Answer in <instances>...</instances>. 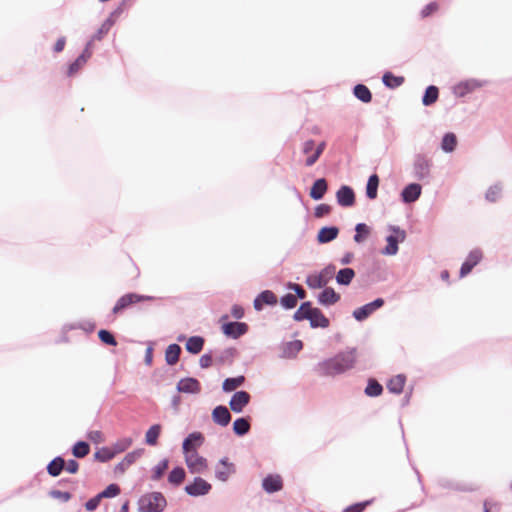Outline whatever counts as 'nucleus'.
<instances>
[{
	"label": "nucleus",
	"mask_w": 512,
	"mask_h": 512,
	"mask_svg": "<svg viewBox=\"0 0 512 512\" xmlns=\"http://www.w3.org/2000/svg\"><path fill=\"white\" fill-rule=\"evenodd\" d=\"M326 147V143L325 142H321L317 147L314 148V152L307 157L306 159V166H312L314 165L317 160L319 159V157L321 156V154L323 153L324 149Z\"/></svg>",
	"instance_id": "8fccbe9b"
},
{
	"label": "nucleus",
	"mask_w": 512,
	"mask_h": 512,
	"mask_svg": "<svg viewBox=\"0 0 512 512\" xmlns=\"http://www.w3.org/2000/svg\"><path fill=\"white\" fill-rule=\"evenodd\" d=\"M319 304L323 306H330L337 303L340 300V295L335 292L333 288L326 287L318 297Z\"/></svg>",
	"instance_id": "412c9836"
},
{
	"label": "nucleus",
	"mask_w": 512,
	"mask_h": 512,
	"mask_svg": "<svg viewBox=\"0 0 512 512\" xmlns=\"http://www.w3.org/2000/svg\"><path fill=\"white\" fill-rule=\"evenodd\" d=\"M382 81L385 86L393 89L399 87L404 82V78L397 77L390 72H386L382 77Z\"/></svg>",
	"instance_id": "c03bdc74"
},
{
	"label": "nucleus",
	"mask_w": 512,
	"mask_h": 512,
	"mask_svg": "<svg viewBox=\"0 0 512 512\" xmlns=\"http://www.w3.org/2000/svg\"><path fill=\"white\" fill-rule=\"evenodd\" d=\"M66 470L71 473V474H75L78 469H79V464L77 461L73 460V459H70L68 460L67 463H65V466Z\"/></svg>",
	"instance_id": "774afa93"
},
{
	"label": "nucleus",
	"mask_w": 512,
	"mask_h": 512,
	"mask_svg": "<svg viewBox=\"0 0 512 512\" xmlns=\"http://www.w3.org/2000/svg\"><path fill=\"white\" fill-rule=\"evenodd\" d=\"M169 465V460L167 458L162 459L155 467L152 469L151 479L153 481H158L162 478L165 471L167 470Z\"/></svg>",
	"instance_id": "a19ab883"
},
{
	"label": "nucleus",
	"mask_w": 512,
	"mask_h": 512,
	"mask_svg": "<svg viewBox=\"0 0 512 512\" xmlns=\"http://www.w3.org/2000/svg\"><path fill=\"white\" fill-rule=\"evenodd\" d=\"M177 391L181 393L198 394L201 391V385L195 378H183L177 383Z\"/></svg>",
	"instance_id": "dca6fc26"
},
{
	"label": "nucleus",
	"mask_w": 512,
	"mask_h": 512,
	"mask_svg": "<svg viewBox=\"0 0 512 512\" xmlns=\"http://www.w3.org/2000/svg\"><path fill=\"white\" fill-rule=\"evenodd\" d=\"M311 316L308 318L312 328H327L329 326V319L318 308L311 309Z\"/></svg>",
	"instance_id": "4be33fe9"
},
{
	"label": "nucleus",
	"mask_w": 512,
	"mask_h": 512,
	"mask_svg": "<svg viewBox=\"0 0 512 512\" xmlns=\"http://www.w3.org/2000/svg\"><path fill=\"white\" fill-rule=\"evenodd\" d=\"M277 303V298L275 294L270 290H265L261 292L254 300V308L257 311H261L263 309V305H275Z\"/></svg>",
	"instance_id": "6ab92c4d"
},
{
	"label": "nucleus",
	"mask_w": 512,
	"mask_h": 512,
	"mask_svg": "<svg viewBox=\"0 0 512 512\" xmlns=\"http://www.w3.org/2000/svg\"><path fill=\"white\" fill-rule=\"evenodd\" d=\"M331 212V207L327 204H319L316 206L314 215L316 218H322Z\"/></svg>",
	"instance_id": "bf43d9fd"
},
{
	"label": "nucleus",
	"mask_w": 512,
	"mask_h": 512,
	"mask_svg": "<svg viewBox=\"0 0 512 512\" xmlns=\"http://www.w3.org/2000/svg\"><path fill=\"white\" fill-rule=\"evenodd\" d=\"M181 347L178 344H170L165 351V361L168 365H175L179 361Z\"/></svg>",
	"instance_id": "bb28decb"
},
{
	"label": "nucleus",
	"mask_w": 512,
	"mask_h": 512,
	"mask_svg": "<svg viewBox=\"0 0 512 512\" xmlns=\"http://www.w3.org/2000/svg\"><path fill=\"white\" fill-rule=\"evenodd\" d=\"M143 454V449H137L125 455L123 460L115 467V472L124 473L132 464L136 462Z\"/></svg>",
	"instance_id": "a211bd4d"
},
{
	"label": "nucleus",
	"mask_w": 512,
	"mask_h": 512,
	"mask_svg": "<svg viewBox=\"0 0 512 512\" xmlns=\"http://www.w3.org/2000/svg\"><path fill=\"white\" fill-rule=\"evenodd\" d=\"M373 313L370 304H365L353 311V317L357 321H363L367 319Z\"/></svg>",
	"instance_id": "de8ad7c7"
},
{
	"label": "nucleus",
	"mask_w": 512,
	"mask_h": 512,
	"mask_svg": "<svg viewBox=\"0 0 512 512\" xmlns=\"http://www.w3.org/2000/svg\"><path fill=\"white\" fill-rule=\"evenodd\" d=\"M234 356H235V349L227 348L221 352V354L217 360L219 363H225L226 361H231L234 358Z\"/></svg>",
	"instance_id": "4d7b16f0"
},
{
	"label": "nucleus",
	"mask_w": 512,
	"mask_h": 512,
	"mask_svg": "<svg viewBox=\"0 0 512 512\" xmlns=\"http://www.w3.org/2000/svg\"><path fill=\"white\" fill-rule=\"evenodd\" d=\"M484 85V82L477 79H468L460 82L454 88V92L457 96L463 97L468 93L475 91L478 88H481Z\"/></svg>",
	"instance_id": "f8f14e48"
},
{
	"label": "nucleus",
	"mask_w": 512,
	"mask_h": 512,
	"mask_svg": "<svg viewBox=\"0 0 512 512\" xmlns=\"http://www.w3.org/2000/svg\"><path fill=\"white\" fill-rule=\"evenodd\" d=\"M204 338L201 336H192L186 341V350L191 354H198L202 351L204 346Z\"/></svg>",
	"instance_id": "a878e982"
},
{
	"label": "nucleus",
	"mask_w": 512,
	"mask_h": 512,
	"mask_svg": "<svg viewBox=\"0 0 512 512\" xmlns=\"http://www.w3.org/2000/svg\"><path fill=\"white\" fill-rule=\"evenodd\" d=\"M205 438L201 432L190 433L183 441L182 450L184 455L197 452V449L203 445Z\"/></svg>",
	"instance_id": "6e6552de"
},
{
	"label": "nucleus",
	"mask_w": 512,
	"mask_h": 512,
	"mask_svg": "<svg viewBox=\"0 0 512 512\" xmlns=\"http://www.w3.org/2000/svg\"><path fill=\"white\" fill-rule=\"evenodd\" d=\"M335 274V266L328 265L322 269L318 274L308 275L306 278V284L311 289H319L326 287L329 281Z\"/></svg>",
	"instance_id": "39448f33"
},
{
	"label": "nucleus",
	"mask_w": 512,
	"mask_h": 512,
	"mask_svg": "<svg viewBox=\"0 0 512 512\" xmlns=\"http://www.w3.org/2000/svg\"><path fill=\"white\" fill-rule=\"evenodd\" d=\"M314 148L315 141L310 139L303 143L302 152L310 156L314 152Z\"/></svg>",
	"instance_id": "338daca9"
},
{
	"label": "nucleus",
	"mask_w": 512,
	"mask_h": 512,
	"mask_svg": "<svg viewBox=\"0 0 512 512\" xmlns=\"http://www.w3.org/2000/svg\"><path fill=\"white\" fill-rule=\"evenodd\" d=\"M422 188L417 183H411L407 185L401 193L402 200L405 203L415 202L421 195Z\"/></svg>",
	"instance_id": "aec40b11"
},
{
	"label": "nucleus",
	"mask_w": 512,
	"mask_h": 512,
	"mask_svg": "<svg viewBox=\"0 0 512 512\" xmlns=\"http://www.w3.org/2000/svg\"><path fill=\"white\" fill-rule=\"evenodd\" d=\"M405 384V376L402 374L393 377L387 384V388L390 392L400 394Z\"/></svg>",
	"instance_id": "7c9ffc66"
},
{
	"label": "nucleus",
	"mask_w": 512,
	"mask_h": 512,
	"mask_svg": "<svg viewBox=\"0 0 512 512\" xmlns=\"http://www.w3.org/2000/svg\"><path fill=\"white\" fill-rule=\"evenodd\" d=\"M369 504L368 501L362 502V503H356L353 505L348 506L343 510V512H363L365 507Z\"/></svg>",
	"instance_id": "e2e57ef3"
},
{
	"label": "nucleus",
	"mask_w": 512,
	"mask_h": 512,
	"mask_svg": "<svg viewBox=\"0 0 512 512\" xmlns=\"http://www.w3.org/2000/svg\"><path fill=\"white\" fill-rule=\"evenodd\" d=\"M439 6L436 2H431L427 4L421 11L422 17H427L433 14L438 10Z\"/></svg>",
	"instance_id": "680f3d73"
},
{
	"label": "nucleus",
	"mask_w": 512,
	"mask_h": 512,
	"mask_svg": "<svg viewBox=\"0 0 512 512\" xmlns=\"http://www.w3.org/2000/svg\"><path fill=\"white\" fill-rule=\"evenodd\" d=\"M166 505V499L161 492H150L139 498L138 512H162Z\"/></svg>",
	"instance_id": "f03ea898"
},
{
	"label": "nucleus",
	"mask_w": 512,
	"mask_h": 512,
	"mask_svg": "<svg viewBox=\"0 0 512 512\" xmlns=\"http://www.w3.org/2000/svg\"><path fill=\"white\" fill-rule=\"evenodd\" d=\"M250 394L246 391H237L231 397L229 406L233 412L241 413L250 402Z\"/></svg>",
	"instance_id": "9d476101"
},
{
	"label": "nucleus",
	"mask_w": 512,
	"mask_h": 512,
	"mask_svg": "<svg viewBox=\"0 0 512 512\" xmlns=\"http://www.w3.org/2000/svg\"><path fill=\"white\" fill-rule=\"evenodd\" d=\"M379 186V178L376 174L369 177L366 186V195L369 199H375L377 197V191Z\"/></svg>",
	"instance_id": "e433bc0d"
},
{
	"label": "nucleus",
	"mask_w": 512,
	"mask_h": 512,
	"mask_svg": "<svg viewBox=\"0 0 512 512\" xmlns=\"http://www.w3.org/2000/svg\"><path fill=\"white\" fill-rule=\"evenodd\" d=\"M280 303L285 309H292L297 305V298L293 294H286L280 299Z\"/></svg>",
	"instance_id": "5fc2aeb1"
},
{
	"label": "nucleus",
	"mask_w": 512,
	"mask_h": 512,
	"mask_svg": "<svg viewBox=\"0 0 512 512\" xmlns=\"http://www.w3.org/2000/svg\"><path fill=\"white\" fill-rule=\"evenodd\" d=\"M100 501L101 497L99 495H96L95 497L91 498L85 503L86 510L94 511L99 506Z\"/></svg>",
	"instance_id": "0e129e2a"
},
{
	"label": "nucleus",
	"mask_w": 512,
	"mask_h": 512,
	"mask_svg": "<svg viewBox=\"0 0 512 512\" xmlns=\"http://www.w3.org/2000/svg\"><path fill=\"white\" fill-rule=\"evenodd\" d=\"M114 456L115 453L112 447H103L94 454L95 459L100 462H107L114 458Z\"/></svg>",
	"instance_id": "09e8293b"
},
{
	"label": "nucleus",
	"mask_w": 512,
	"mask_h": 512,
	"mask_svg": "<svg viewBox=\"0 0 512 512\" xmlns=\"http://www.w3.org/2000/svg\"><path fill=\"white\" fill-rule=\"evenodd\" d=\"M245 381L244 376H238L234 378H226L222 384V389L225 392H231L242 386Z\"/></svg>",
	"instance_id": "f704fd0d"
},
{
	"label": "nucleus",
	"mask_w": 512,
	"mask_h": 512,
	"mask_svg": "<svg viewBox=\"0 0 512 512\" xmlns=\"http://www.w3.org/2000/svg\"><path fill=\"white\" fill-rule=\"evenodd\" d=\"M328 189L327 181L324 178L317 179L310 190V197L314 200H320Z\"/></svg>",
	"instance_id": "393cba45"
},
{
	"label": "nucleus",
	"mask_w": 512,
	"mask_h": 512,
	"mask_svg": "<svg viewBox=\"0 0 512 512\" xmlns=\"http://www.w3.org/2000/svg\"><path fill=\"white\" fill-rule=\"evenodd\" d=\"M263 489L267 493H274L282 489V479L279 475H269L263 479Z\"/></svg>",
	"instance_id": "5701e85b"
},
{
	"label": "nucleus",
	"mask_w": 512,
	"mask_h": 512,
	"mask_svg": "<svg viewBox=\"0 0 512 512\" xmlns=\"http://www.w3.org/2000/svg\"><path fill=\"white\" fill-rule=\"evenodd\" d=\"M201 368H208L212 364V355L210 353L203 354L199 359Z\"/></svg>",
	"instance_id": "69168bd1"
},
{
	"label": "nucleus",
	"mask_w": 512,
	"mask_h": 512,
	"mask_svg": "<svg viewBox=\"0 0 512 512\" xmlns=\"http://www.w3.org/2000/svg\"><path fill=\"white\" fill-rule=\"evenodd\" d=\"M339 229L335 226L323 227L319 230L317 241L321 244L328 243L337 238Z\"/></svg>",
	"instance_id": "b1692460"
},
{
	"label": "nucleus",
	"mask_w": 512,
	"mask_h": 512,
	"mask_svg": "<svg viewBox=\"0 0 512 512\" xmlns=\"http://www.w3.org/2000/svg\"><path fill=\"white\" fill-rule=\"evenodd\" d=\"M160 432L161 426L159 424L152 425L145 434V442L150 446L156 445Z\"/></svg>",
	"instance_id": "58836bf2"
},
{
	"label": "nucleus",
	"mask_w": 512,
	"mask_h": 512,
	"mask_svg": "<svg viewBox=\"0 0 512 512\" xmlns=\"http://www.w3.org/2000/svg\"><path fill=\"white\" fill-rule=\"evenodd\" d=\"M91 42H88L84 51L77 57V59L71 63L68 67L67 75H75L87 62L91 56Z\"/></svg>",
	"instance_id": "2eb2a0df"
},
{
	"label": "nucleus",
	"mask_w": 512,
	"mask_h": 512,
	"mask_svg": "<svg viewBox=\"0 0 512 512\" xmlns=\"http://www.w3.org/2000/svg\"><path fill=\"white\" fill-rule=\"evenodd\" d=\"M502 186L499 184H495L489 187L485 193V199L489 202H496L501 197Z\"/></svg>",
	"instance_id": "a18cd8bd"
},
{
	"label": "nucleus",
	"mask_w": 512,
	"mask_h": 512,
	"mask_svg": "<svg viewBox=\"0 0 512 512\" xmlns=\"http://www.w3.org/2000/svg\"><path fill=\"white\" fill-rule=\"evenodd\" d=\"M90 451V446L87 442L79 441L77 442L72 449V453L77 458H83L88 455Z\"/></svg>",
	"instance_id": "49530a36"
},
{
	"label": "nucleus",
	"mask_w": 512,
	"mask_h": 512,
	"mask_svg": "<svg viewBox=\"0 0 512 512\" xmlns=\"http://www.w3.org/2000/svg\"><path fill=\"white\" fill-rule=\"evenodd\" d=\"M457 145V138L454 133H446L441 142V149L446 153H451L455 150Z\"/></svg>",
	"instance_id": "c756f323"
},
{
	"label": "nucleus",
	"mask_w": 512,
	"mask_h": 512,
	"mask_svg": "<svg viewBox=\"0 0 512 512\" xmlns=\"http://www.w3.org/2000/svg\"><path fill=\"white\" fill-rule=\"evenodd\" d=\"M211 417L215 424L222 427L227 426L231 421V414L228 408L223 405L215 407L212 411Z\"/></svg>",
	"instance_id": "f3484780"
},
{
	"label": "nucleus",
	"mask_w": 512,
	"mask_h": 512,
	"mask_svg": "<svg viewBox=\"0 0 512 512\" xmlns=\"http://www.w3.org/2000/svg\"><path fill=\"white\" fill-rule=\"evenodd\" d=\"M356 234L354 235V241L356 243H362L370 234V228L365 223H358L355 227Z\"/></svg>",
	"instance_id": "37998d69"
},
{
	"label": "nucleus",
	"mask_w": 512,
	"mask_h": 512,
	"mask_svg": "<svg viewBox=\"0 0 512 512\" xmlns=\"http://www.w3.org/2000/svg\"><path fill=\"white\" fill-rule=\"evenodd\" d=\"M50 496L54 499H59L63 502H67L71 499L72 495L69 492H64L60 490H52L50 491Z\"/></svg>",
	"instance_id": "13d9d810"
},
{
	"label": "nucleus",
	"mask_w": 512,
	"mask_h": 512,
	"mask_svg": "<svg viewBox=\"0 0 512 512\" xmlns=\"http://www.w3.org/2000/svg\"><path fill=\"white\" fill-rule=\"evenodd\" d=\"M119 494H120V487L117 484H110L98 495L102 499V498H112Z\"/></svg>",
	"instance_id": "603ef678"
},
{
	"label": "nucleus",
	"mask_w": 512,
	"mask_h": 512,
	"mask_svg": "<svg viewBox=\"0 0 512 512\" xmlns=\"http://www.w3.org/2000/svg\"><path fill=\"white\" fill-rule=\"evenodd\" d=\"M222 329L226 336L237 339L247 332L248 326L243 322H229L224 324Z\"/></svg>",
	"instance_id": "4468645a"
},
{
	"label": "nucleus",
	"mask_w": 512,
	"mask_h": 512,
	"mask_svg": "<svg viewBox=\"0 0 512 512\" xmlns=\"http://www.w3.org/2000/svg\"><path fill=\"white\" fill-rule=\"evenodd\" d=\"M64 466H65V461L62 457L58 456L56 458H54L47 466V471L48 473L53 476V477H56L58 476L61 471L64 469Z\"/></svg>",
	"instance_id": "473e14b6"
},
{
	"label": "nucleus",
	"mask_w": 512,
	"mask_h": 512,
	"mask_svg": "<svg viewBox=\"0 0 512 512\" xmlns=\"http://www.w3.org/2000/svg\"><path fill=\"white\" fill-rule=\"evenodd\" d=\"M98 336L100 338V340L107 344V345H111V346H116L117 345V341L115 339V337L113 336V334L107 330H100L98 332Z\"/></svg>",
	"instance_id": "864d4df0"
},
{
	"label": "nucleus",
	"mask_w": 512,
	"mask_h": 512,
	"mask_svg": "<svg viewBox=\"0 0 512 512\" xmlns=\"http://www.w3.org/2000/svg\"><path fill=\"white\" fill-rule=\"evenodd\" d=\"M356 359L357 350L350 348L318 363L316 371L322 376H336L352 369Z\"/></svg>",
	"instance_id": "f257e3e1"
},
{
	"label": "nucleus",
	"mask_w": 512,
	"mask_h": 512,
	"mask_svg": "<svg viewBox=\"0 0 512 512\" xmlns=\"http://www.w3.org/2000/svg\"><path fill=\"white\" fill-rule=\"evenodd\" d=\"M185 456V463L189 471L193 474L203 473L207 467L208 463L206 458L199 455L198 452L189 453Z\"/></svg>",
	"instance_id": "423d86ee"
},
{
	"label": "nucleus",
	"mask_w": 512,
	"mask_h": 512,
	"mask_svg": "<svg viewBox=\"0 0 512 512\" xmlns=\"http://www.w3.org/2000/svg\"><path fill=\"white\" fill-rule=\"evenodd\" d=\"M186 473L182 467L174 468L168 475V481L170 484L178 486L185 479Z\"/></svg>",
	"instance_id": "ea45409f"
},
{
	"label": "nucleus",
	"mask_w": 512,
	"mask_h": 512,
	"mask_svg": "<svg viewBox=\"0 0 512 512\" xmlns=\"http://www.w3.org/2000/svg\"><path fill=\"white\" fill-rule=\"evenodd\" d=\"M312 305L311 302H304L300 305L297 311L293 315L295 321L308 320L311 316Z\"/></svg>",
	"instance_id": "72a5a7b5"
},
{
	"label": "nucleus",
	"mask_w": 512,
	"mask_h": 512,
	"mask_svg": "<svg viewBox=\"0 0 512 512\" xmlns=\"http://www.w3.org/2000/svg\"><path fill=\"white\" fill-rule=\"evenodd\" d=\"M250 427L251 426L247 418H238L233 423V431L238 436L247 434Z\"/></svg>",
	"instance_id": "c9c22d12"
},
{
	"label": "nucleus",
	"mask_w": 512,
	"mask_h": 512,
	"mask_svg": "<svg viewBox=\"0 0 512 512\" xmlns=\"http://www.w3.org/2000/svg\"><path fill=\"white\" fill-rule=\"evenodd\" d=\"M388 229L393 234L386 237L387 245L382 249L381 253L386 256H394L398 253V244L405 241L406 232L399 226L394 225H390Z\"/></svg>",
	"instance_id": "7ed1b4c3"
},
{
	"label": "nucleus",
	"mask_w": 512,
	"mask_h": 512,
	"mask_svg": "<svg viewBox=\"0 0 512 512\" xmlns=\"http://www.w3.org/2000/svg\"><path fill=\"white\" fill-rule=\"evenodd\" d=\"M337 203L342 207H351L355 203V194L351 187L343 185L336 192Z\"/></svg>",
	"instance_id": "ddd939ff"
},
{
	"label": "nucleus",
	"mask_w": 512,
	"mask_h": 512,
	"mask_svg": "<svg viewBox=\"0 0 512 512\" xmlns=\"http://www.w3.org/2000/svg\"><path fill=\"white\" fill-rule=\"evenodd\" d=\"M383 392V387L375 379H369L365 388V394L370 397H377Z\"/></svg>",
	"instance_id": "79ce46f5"
},
{
	"label": "nucleus",
	"mask_w": 512,
	"mask_h": 512,
	"mask_svg": "<svg viewBox=\"0 0 512 512\" xmlns=\"http://www.w3.org/2000/svg\"><path fill=\"white\" fill-rule=\"evenodd\" d=\"M354 277L355 272L352 268H343L338 271L336 282L340 285H349Z\"/></svg>",
	"instance_id": "c85d7f7f"
},
{
	"label": "nucleus",
	"mask_w": 512,
	"mask_h": 512,
	"mask_svg": "<svg viewBox=\"0 0 512 512\" xmlns=\"http://www.w3.org/2000/svg\"><path fill=\"white\" fill-rule=\"evenodd\" d=\"M211 488V484L206 480L201 477H195L193 483L186 485L184 490L188 495L198 497L207 495Z\"/></svg>",
	"instance_id": "0eeeda50"
},
{
	"label": "nucleus",
	"mask_w": 512,
	"mask_h": 512,
	"mask_svg": "<svg viewBox=\"0 0 512 512\" xmlns=\"http://www.w3.org/2000/svg\"><path fill=\"white\" fill-rule=\"evenodd\" d=\"M146 299H150V297L138 295L136 293L125 294V295H123L122 297H120L118 299V301L116 302V304L113 307L112 311H113L114 314H117L120 311H122L123 309L127 308L128 306H130L131 304H134V303L146 300Z\"/></svg>",
	"instance_id": "9b49d317"
},
{
	"label": "nucleus",
	"mask_w": 512,
	"mask_h": 512,
	"mask_svg": "<svg viewBox=\"0 0 512 512\" xmlns=\"http://www.w3.org/2000/svg\"><path fill=\"white\" fill-rule=\"evenodd\" d=\"M132 445V439L131 438H122L115 442L112 446V449L115 453V455L124 452Z\"/></svg>",
	"instance_id": "3c124183"
},
{
	"label": "nucleus",
	"mask_w": 512,
	"mask_h": 512,
	"mask_svg": "<svg viewBox=\"0 0 512 512\" xmlns=\"http://www.w3.org/2000/svg\"><path fill=\"white\" fill-rule=\"evenodd\" d=\"M482 256V251L480 249H474L469 253L465 261L475 267L482 259Z\"/></svg>",
	"instance_id": "6e6d98bb"
},
{
	"label": "nucleus",
	"mask_w": 512,
	"mask_h": 512,
	"mask_svg": "<svg viewBox=\"0 0 512 512\" xmlns=\"http://www.w3.org/2000/svg\"><path fill=\"white\" fill-rule=\"evenodd\" d=\"M303 348V343L300 340H294L286 343L283 356L287 358L295 357L296 354Z\"/></svg>",
	"instance_id": "2f4dec72"
},
{
	"label": "nucleus",
	"mask_w": 512,
	"mask_h": 512,
	"mask_svg": "<svg viewBox=\"0 0 512 512\" xmlns=\"http://www.w3.org/2000/svg\"><path fill=\"white\" fill-rule=\"evenodd\" d=\"M287 288L293 290L296 293V298L304 299L306 297L305 290L298 284L289 282Z\"/></svg>",
	"instance_id": "052dcab7"
},
{
	"label": "nucleus",
	"mask_w": 512,
	"mask_h": 512,
	"mask_svg": "<svg viewBox=\"0 0 512 512\" xmlns=\"http://www.w3.org/2000/svg\"><path fill=\"white\" fill-rule=\"evenodd\" d=\"M439 91L436 86H429L427 87L424 96L422 98V103L425 106H430L433 103H435L438 99Z\"/></svg>",
	"instance_id": "4c0bfd02"
},
{
	"label": "nucleus",
	"mask_w": 512,
	"mask_h": 512,
	"mask_svg": "<svg viewBox=\"0 0 512 512\" xmlns=\"http://www.w3.org/2000/svg\"><path fill=\"white\" fill-rule=\"evenodd\" d=\"M432 160L425 155L418 154L413 162L414 178L419 181H429L431 178Z\"/></svg>",
	"instance_id": "20e7f679"
},
{
	"label": "nucleus",
	"mask_w": 512,
	"mask_h": 512,
	"mask_svg": "<svg viewBox=\"0 0 512 512\" xmlns=\"http://www.w3.org/2000/svg\"><path fill=\"white\" fill-rule=\"evenodd\" d=\"M235 471L234 464L228 462V458L224 457L219 460L215 467V477L222 482H226Z\"/></svg>",
	"instance_id": "1a4fd4ad"
},
{
	"label": "nucleus",
	"mask_w": 512,
	"mask_h": 512,
	"mask_svg": "<svg viewBox=\"0 0 512 512\" xmlns=\"http://www.w3.org/2000/svg\"><path fill=\"white\" fill-rule=\"evenodd\" d=\"M354 96L363 103H369L372 100V94L367 86L357 84L353 90Z\"/></svg>",
	"instance_id": "cd10ccee"
}]
</instances>
